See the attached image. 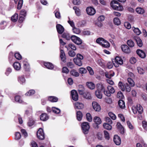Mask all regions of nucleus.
<instances>
[{
    "instance_id": "48",
    "label": "nucleus",
    "mask_w": 147,
    "mask_h": 147,
    "mask_svg": "<svg viewBox=\"0 0 147 147\" xmlns=\"http://www.w3.org/2000/svg\"><path fill=\"white\" fill-rule=\"evenodd\" d=\"M79 73L81 74H85L87 72L86 69L84 67H81L79 69Z\"/></svg>"
},
{
    "instance_id": "24",
    "label": "nucleus",
    "mask_w": 147,
    "mask_h": 147,
    "mask_svg": "<svg viewBox=\"0 0 147 147\" xmlns=\"http://www.w3.org/2000/svg\"><path fill=\"white\" fill-rule=\"evenodd\" d=\"M44 65L49 69H52L54 68V65L51 63L45 62Z\"/></svg>"
},
{
    "instance_id": "46",
    "label": "nucleus",
    "mask_w": 147,
    "mask_h": 147,
    "mask_svg": "<svg viewBox=\"0 0 147 147\" xmlns=\"http://www.w3.org/2000/svg\"><path fill=\"white\" fill-rule=\"evenodd\" d=\"M7 25V23L5 21L2 22L0 24V28L1 29H4Z\"/></svg>"
},
{
    "instance_id": "51",
    "label": "nucleus",
    "mask_w": 147,
    "mask_h": 147,
    "mask_svg": "<svg viewBox=\"0 0 147 147\" xmlns=\"http://www.w3.org/2000/svg\"><path fill=\"white\" fill-rule=\"evenodd\" d=\"M118 86L119 88L121 89L122 91H124L125 90V89L124 88V84H123L121 82H119Z\"/></svg>"
},
{
    "instance_id": "47",
    "label": "nucleus",
    "mask_w": 147,
    "mask_h": 147,
    "mask_svg": "<svg viewBox=\"0 0 147 147\" xmlns=\"http://www.w3.org/2000/svg\"><path fill=\"white\" fill-rule=\"evenodd\" d=\"M35 93V91L33 90H30L27 92L25 95L27 96H30L33 95Z\"/></svg>"
},
{
    "instance_id": "37",
    "label": "nucleus",
    "mask_w": 147,
    "mask_h": 147,
    "mask_svg": "<svg viewBox=\"0 0 147 147\" xmlns=\"http://www.w3.org/2000/svg\"><path fill=\"white\" fill-rule=\"evenodd\" d=\"M65 47L68 50L70 48L74 50H76V48L75 45L72 44H70L67 47V46H66Z\"/></svg>"
},
{
    "instance_id": "20",
    "label": "nucleus",
    "mask_w": 147,
    "mask_h": 147,
    "mask_svg": "<svg viewBox=\"0 0 147 147\" xmlns=\"http://www.w3.org/2000/svg\"><path fill=\"white\" fill-rule=\"evenodd\" d=\"M60 57L61 60L63 62H65V56L64 51L60 49Z\"/></svg>"
},
{
    "instance_id": "41",
    "label": "nucleus",
    "mask_w": 147,
    "mask_h": 147,
    "mask_svg": "<svg viewBox=\"0 0 147 147\" xmlns=\"http://www.w3.org/2000/svg\"><path fill=\"white\" fill-rule=\"evenodd\" d=\"M105 75L107 78L111 79L114 75V73L113 72L112 74L109 72H106L105 73Z\"/></svg>"
},
{
    "instance_id": "45",
    "label": "nucleus",
    "mask_w": 147,
    "mask_h": 147,
    "mask_svg": "<svg viewBox=\"0 0 147 147\" xmlns=\"http://www.w3.org/2000/svg\"><path fill=\"white\" fill-rule=\"evenodd\" d=\"M127 80V82L129 84L130 86L133 87L134 86V82L131 78H128Z\"/></svg>"
},
{
    "instance_id": "5",
    "label": "nucleus",
    "mask_w": 147,
    "mask_h": 147,
    "mask_svg": "<svg viewBox=\"0 0 147 147\" xmlns=\"http://www.w3.org/2000/svg\"><path fill=\"white\" fill-rule=\"evenodd\" d=\"M81 127L83 132L84 134L88 133L90 127L88 123L84 122L82 124Z\"/></svg>"
},
{
    "instance_id": "16",
    "label": "nucleus",
    "mask_w": 147,
    "mask_h": 147,
    "mask_svg": "<svg viewBox=\"0 0 147 147\" xmlns=\"http://www.w3.org/2000/svg\"><path fill=\"white\" fill-rule=\"evenodd\" d=\"M23 63L25 70L26 71H29L30 69V66L27 59H25L23 61Z\"/></svg>"
},
{
    "instance_id": "40",
    "label": "nucleus",
    "mask_w": 147,
    "mask_h": 147,
    "mask_svg": "<svg viewBox=\"0 0 147 147\" xmlns=\"http://www.w3.org/2000/svg\"><path fill=\"white\" fill-rule=\"evenodd\" d=\"M32 108H30L28 109L25 112V114L27 116H31L32 115Z\"/></svg>"
},
{
    "instance_id": "19",
    "label": "nucleus",
    "mask_w": 147,
    "mask_h": 147,
    "mask_svg": "<svg viewBox=\"0 0 147 147\" xmlns=\"http://www.w3.org/2000/svg\"><path fill=\"white\" fill-rule=\"evenodd\" d=\"M73 60L74 63L77 65L79 66H81L82 65V63L81 60L76 57Z\"/></svg>"
},
{
    "instance_id": "11",
    "label": "nucleus",
    "mask_w": 147,
    "mask_h": 147,
    "mask_svg": "<svg viewBox=\"0 0 147 147\" xmlns=\"http://www.w3.org/2000/svg\"><path fill=\"white\" fill-rule=\"evenodd\" d=\"M71 94L72 99L75 101H77L78 99V95L77 92L75 90H72Z\"/></svg>"
},
{
    "instance_id": "34",
    "label": "nucleus",
    "mask_w": 147,
    "mask_h": 147,
    "mask_svg": "<svg viewBox=\"0 0 147 147\" xmlns=\"http://www.w3.org/2000/svg\"><path fill=\"white\" fill-rule=\"evenodd\" d=\"M132 29L134 32L137 35H139L141 33V31L138 28L132 27Z\"/></svg>"
},
{
    "instance_id": "25",
    "label": "nucleus",
    "mask_w": 147,
    "mask_h": 147,
    "mask_svg": "<svg viewBox=\"0 0 147 147\" xmlns=\"http://www.w3.org/2000/svg\"><path fill=\"white\" fill-rule=\"evenodd\" d=\"M13 67L14 69L17 71L20 70L21 68L20 64L18 62H16L14 63Z\"/></svg>"
},
{
    "instance_id": "58",
    "label": "nucleus",
    "mask_w": 147,
    "mask_h": 147,
    "mask_svg": "<svg viewBox=\"0 0 147 147\" xmlns=\"http://www.w3.org/2000/svg\"><path fill=\"white\" fill-rule=\"evenodd\" d=\"M137 70L138 72L140 74H143L144 72V70L142 68L140 67H137Z\"/></svg>"
},
{
    "instance_id": "59",
    "label": "nucleus",
    "mask_w": 147,
    "mask_h": 147,
    "mask_svg": "<svg viewBox=\"0 0 147 147\" xmlns=\"http://www.w3.org/2000/svg\"><path fill=\"white\" fill-rule=\"evenodd\" d=\"M23 3V0H19L18 4L17 9H20L22 7Z\"/></svg>"
},
{
    "instance_id": "15",
    "label": "nucleus",
    "mask_w": 147,
    "mask_h": 147,
    "mask_svg": "<svg viewBox=\"0 0 147 147\" xmlns=\"http://www.w3.org/2000/svg\"><path fill=\"white\" fill-rule=\"evenodd\" d=\"M137 54L141 58H144L146 57V54L143 51L138 49L136 51Z\"/></svg>"
},
{
    "instance_id": "12",
    "label": "nucleus",
    "mask_w": 147,
    "mask_h": 147,
    "mask_svg": "<svg viewBox=\"0 0 147 147\" xmlns=\"http://www.w3.org/2000/svg\"><path fill=\"white\" fill-rule=\"evenodd\" d=\"M92 106L94 109L96 111H99L101 110L100 106L96 102H92Z\"/></svg>"
},
{
    "instance_id": "21",
    "label": "nucleus",
    "mask_w": 147,
    "mask_h": 147,
    "mask_svg": "<svg viewBox=\"0 0 147 147\" xmlns=\"http://www.w3.org/2000/svg\"><path fill=\"white\" fill-rule=\"evenodd\" d=\"M40 118L41 120L45 121L48 119L49 117L46 113H43L40 116Z\"/></svg>"
},
{
    "instance_id": "56",
    "label": "nucleus",
    "mask_w": 147,
    "mask_h": 147,
    "mask_svg": "<svg viewBox=\"0 0 147 147\" xmlns=\"http://www.w3.org/2000/svg\"><path fill=\"white\" fill-rule=\"evenodd\" d=\"M87 120L89 122H91L92 120V118L90 114L88 113L86 114Z\"/></svg>"
},
{
    "instance_id": "10",
    "label": "nucleus",
    "mask_w": 147,
    "mask_h": 147,
    "mask_svg": "<svg viewBox=\"0 0 147 147\" xmlns=\"http://www.w3.org/2000/svg\"><path fill=\"white\" fill-rule=\"evenodd\" d=\"M121 48L122 51L125 53L129 54L131 52L130 49L126 45H122L121 46Z\"/></svg>"
},
{
    "instance_id": "60",
    "label": "nucleus",
    "mask_w": 147,
    "mask_h": 147,
    "mask_svg": "<svg viewBox=\"0 0 147 147\" xmlns=\"http://www.w3.org/2000/svg\"><path fill=\"white\" fill-rule=\"evenodd\" d=\"M142 125L143 128L145 130H147V121H143L142 122Z\"/></svg>"
},
{
    "instance_id": "2",
    "label": "nucleus",
    "mask_w": 147,
    "mask_h": 147,
    "mask_svg": "<svg viewBox=\"0 0 147 147\" xmlns=\"http://www.w3.org/2000/svg\"><path fill=\"white\" fill-rule=\"evenodd\" d=\"M96 42L97 43L99 44L104 48H109L110 46L109 42L102 38H98L96 39Z\"/></svg>"
},
{
    "instance_id": "4",
    "label": "nucleus",
    "mask_w": 147,
    "mask_h": 147,
    "mask_svg": "<svg viewBox=\"0 0 147 147\" xmlns=\"http://www.w3.org/2000/svg\"><path fill=\"white\" fill-rule=\"evenodd\" d=\"M115 92L114 88L112 86H107V89L104 90V94L108 96H110L111 94L114 93Z\"/></svg>"
},
{
    "instance_id": "33",
    "label": "nucleus",
    "mask_w": 147,
    "mask_h": 147,
    "mask_svg": "<svg viewBox=\"0 0 147 147\" xmlns=\"http://www.w3.org/2000/svg\"><path fill=\"white\" fill-rule=\"evenodd\" d=\"M94 122L97 124H100L101 123L100 119L98 117H95L94 119Z\"/></svg>"
},
{
    "instance_id": "7",
    "label": "nucleus",
    "mask_w": 147,
    "mask_h": 147,
    "mask_svg": "<svg viewBox=\"0 0 147 147\" xmlns=\"http://www.w3.org/2000/svg\"><path fill=\"white\" fill-rule=\"evenodd\" d=\"M71 39L73 42L77 45H80L82 43V41L80 38L73 35L71 37Z\"/></svg>"
},
{
    "instance_id": "31",
    "label": "nucleus",
    "mask_w": 147,
    "mask_h": 147,
    "mask_svg": "<svg viewBox=\"0 0 147 147\" xmlns=\"http://www.w3.org/2000/svg\"><path fill=\"white\" fill-rule=\"evenodd\" d=\"M73 9L74 10L75 13L77 16H80L81 14L80 9L77 7L75 6L73 7Z\"/></svg>"
},
{
    "instance_id": "61",
    "label": "nucleus",
    "mask_w": 147,
    "mask_h": 147,
    "mask_svg": "<svg viewBox=\"0 0 147 147\" xmlns=\"http://www.w3.org/2000/svg\"><path fill=\"white\" fill-rule=\"evenodd\" d=\"M105 17L104 16H100L98 18L97 20L102 22L105 20Z\"/></svg>"
},
{
    "instance_id": "27",
    "label": "nucleus",
    "mask_w": 147,
    "mask_h": 147,
    "mask_svg": "<svg viewBox=\"0 0 147 147\" xmlns=\"http://www.w3.org/2000/svg\"><path fill=\"white\" fill-rule=\"evenodd\" d=\"M86 85L87 87L90 89H93L95 87L94 84L91 82H88L86 83Z\"/></svg>"
},
{
    "instance_id": "1",
    "label": "nucleus",
    "mask_w": 147,
    "mask_h": 147,
    "mask_svg": "<svg viewBox=\"0 0 147 147\" xmlns=\"http://www.w3.org/2000/svg\"><path fill=\"white\" fill-rule=\"evenodd\" d=\"M110 5L112 8L114 10L122 11L123 9V6L120 5L116 1H112Z\"/></svg>"
},
{
    "instance_id": "39",
    "label": "nucleus",
    "mask_w": 147,
    "mask_h": 147,
    "mask_svg": "<svg viewBox=\"0 0 147 147\" xmlns=\"http://www.w3.org/2000/svg\"><path fill=\"white\" fill-rule=\"evenodd\" d=\"M48 100L52 102H56L58 100V98L55 97L54 96H49L48 98Z\"/></svg>"
},
{
    "instance_id": "30",
    "label": "nucleus",
    "mask_w": 147,
    "mask_h": 147,
    "mask_svg": "<svg viewBox=\"0 0 147 147\" xmlns=\"http://www.w3.org/2000/svg\"><path fill=\"white\" fill-rule=\"evenodd\" d=\"M76 116L77 120L79 121H81L82 117V112L80 111H77L76 113Z\"/></svg>"
},
{
    "instance_id": "8",
    "label": "nucleus",
    "mask_w": 147,
    "mask_h": 147,
    "mask_svg": "<svg viewBox=\"0 0 147 147\" xmlns=\"http://www.w3.org/2000/svg\"><path fill=\"white\" fill-rule=\"evenodd\" d=\"M37 138L40 140H42L45 138V135L42 129L40 128L37 132Z\"/></svg>"
},
{
    "instance_id": "29",
    "label": "nucleus",
    "mask_w": 147,
    "mask_h": 147,
    "mask_svg": "<svg viewBox=\"0 0 147 147\" xmlns=\"http://www.w3.org/2000/svg\"><path fill=\"white\" fill-rule=\"evenodd\" d=\"M70 73L71 75L76 77H78L79 75V73L76 70L74 69L71 70Z\"/></svg>"
},
{
    "instance_id": "49",
    "label": "nucleus",
    "mask_w": 147,
    "mask_h": 147,
    "mask_svg": "<svg viewBox=\"0 0 147 147\" xmlns=\"http://www.w3.org/2000/svg\"><path fill=\"white\" fill-rule=\"evenodd\" d=\"M73 32L75 34H79L81 32V31L79 29L75 28V27H73L72 29Z\"/></svg>"
},
{
    "instance_id": "18",
    "label": "nucleus",
    "mask_w": 147,
    "mask_h": 147,
    "mask_svg": "<svg viewBox=\"0 0 147 147\" xmlns=\"http://www.w3.org/2000/svg\"><path fill=\"white\" fill-rule=\"evenodd\" d=\"M84 104L81 102H77L74 104L75 109H82L84 108Z\"/></svg>"
},
{
    "instance_id": "43",
    "label": "nucleus",
    "mask_w": 147,
    "mask_h": 147,
    "mask_svg": "<svg viewBox=\"0 0 147 147\" xmlns=\"http://www.w3.org/2000/svg\"><path fill=\"white\" fill-rule=\"evenodd\" d=\"M136 40L138 46L140 47H142L143 44L141 39L139 38H137L136 39Z\"/></svg>"
},
{
    "instance_id": "63",
    "label": "nucleus",
    "mask_w": 147,
    "mask_h": 147,
    "mask_svg": "<svg viewBox=\"0 0 147 147\" xmlns=\"http://www.w3.org/2000/svg\"><path fill=\"white\" fill-rule=\"evenodd\" d=\"M124 25L125 27L128 29H130L131 28V24L127 22H125Z\"/></svg>"
},
{
    "instance_id": "53",
    "label": "nucleus",
    "mask_w": 147,
    "mask_h": 147,
    "mask_svg": "<svg viewBox=\"0 0 147 147\" xmlns=\"http://www.w3.org/2000/svg\"><path fill=\"white\" fill-rule=\"evenodd\" d=\"M84 97L88 99H91V96L90 93L89 92H87L85 93L84 95Z\"/></svg>"
},
{
    "instance_id": "54",
    "label": "nucleus",
    "mask_w": 147,
    "mask_h": 147,
    "mask_svg": "<svg viewBox=\"0 0 147 147\" xmlns=\"http://www.w3.org/2000/svg\"><path fill=\"white\" fill-rule=\"evenodd\" d=\"M104 137L105 139L107 140H109L110 138L109 134L108 132L106 131H104Z\"/></svg>"
},
{
    "instance_id": "6",
    "label": "nucleus",
    "mask_w": 147,
    "mask_h": 147,
    "mask_svg": "<svg viewBox=\"0 0 147 147\" xmlns=\"http://www.w3.org/2000/svg\"><path fill=\"white\" fill-rule=\"evenodd\" d=\"M114 60V61H113V62L116 67H118L119 65H121L123 64V60L119 57H116Z\"/></svg>"
},
{
    "instance_id": "9",
    "label": "nucleus",
    "mask_w": 147,
    "mask_h": 147,
    "mask_svg": "<svg viewBox=\"0 0 147 147\" xmlns=\"http://www.w3.org/2000/svg\"><path fill=\"white\" fill-rule=\"evenodd\" d=\"M86 11L88 14L90 16L94 15L96 13L95 9L92 7H88L86 8Z\"/></svg>"
},
{
    "instance_id": "64",
    "label": "nucleus",
    "mask_w": 147,
    "mask_h": 147,
    "mask_svg": "<svg viewBox=\"0 0 147 147\" xmlns=\"http://www.w3.org/2000/svg\"><path fill=\"white\" fill-rule=\"evenodd\" d=\"M95 24L99 27H101L102 26L103 24L102 22L98 20L95 22Z\"/></svg>"
},
{
    "instance_id": "32",
    "label": "nucleus",
    "mask_w": 147,
    "mask_h": 147,
    "mask_svg": "<svg viewBox=\"0 0 147 147\" xmlns=\"http://www.w3.org/2000/svg\"><path fill=\"white\" fill-rule=\"evenodd\" d=\"M95 94L96 96L99 98H101L102 97V94L101 91L97 90L95 92Z\"/></svg>"
},
{
    "instance_id": "22",
    "label": "nucleus",
    "mask_w": 147,
    "mask_h": 147,
    "mask_svg": "<svg viewBox=\"0 0 147 147\" xmlns=\"http://www.w3.org/2000/svg\"><path fill=\"white\" fill-rule=\"evenodd\" d=\"M15 101L18 103H22L23 101L20 96L17 95L15 96L14 97Z\"/></svg>"
},
{
    "instance_id": "62",
    "label": "nucleus",
    "mask_w": 147,
    "mask_h": 147,
    "mask_svg": "<svg viewBox=\"0 0 147 147\" xmlns=\"http://www.w3.org/2000/svg\"><path fill=\"white\" fill-rule=\"evenodd\" d=\"M87 69L89 71L90 74L91 75H92L94 74V71L91 67L89 66H88L87 67Z\"/></svg>"
},
{
    "instance_id": "38",
    "label": "nucleus",
    "mask_w": 147,
    "mask_h": 147,
    "mask_svg": "<svg viewBox=\"0 0 147 147\" xmlns=\"http://www.w3.org/2000/svg\"><path fill=\"white\" fill-rule=\"evenodd\" d=\"M18 15L17 13H15L11 17V20L13 22H15L17 21L18 18Z\"/></svg>"
},
{
    "instance_id": "42",
    "label": "nucleus",
    "mask_w": 147,
    "mask_h": 147,
    "mask_svg": "<svg viewBox=\"0 0 147 147\" xmlns=\"http://www.w3.org/2000/svg\"><path fill=\"white\" fill-rule=\"evenodd\" d=\"M62 37L63 38H65L67 40H69L71 38V37L69 36V34L68 33H64L62 35Z\"/></svg>"
},
{
    "instance_id": "26",
    "label": "nucleus",
    "mask_w": 147,
    "mask_h": 147,
    "mask_svg": "<svg viewBox=\"0 0 147 147\" xmlns=\"http://www.w3.org/2000/svg\"><path fill=\"white\" fill-rule=\"evenodd\" d=\"M117 128L120 131L121 133V134L123 133L124 131V128L121 125L120 123L117 122Z\"/></svg>"
},
{
    "instance_id": "13",
    "label": "nucleus",
    "mask_w": 147,
    "mask_h": 147,
    "mask_svg": "<svg viewBox=\"0 0 147 147\" xmlns=\"http://www.w3.org/2000/svg\"><path fill=\"white\" fill-rule=\"evenodd\" d=\"M57 30L58 33L60 34H62L64 31V28L61 24H57L56 26Z\"/></svg>"
},
{
    "instance_id": "44",
    "label": "nucleus",
    "mask_w": 147,
    "mask_h": 147,
    "mask_svg": "<svg viewBox=\"0 0 147 147\" xmlns=\"http://www.w3.org/2000/svg\"><path fill=\"white\" fill-rule=\"evenodd\" d=\"M127 45L130 47H132L134 45V42L131 40H128L127 41Z\"/></svg>"
},
{
    "instance_id": "55",
    "label": "nucleus",
    "mask_w": 147,
    "mask_h": 147,
    "mask_svg": "<svg viewBox=\"0 0 147 147\" xmlns=\"http://www.w3.org/2000/svg\"><path fill=\"white\" fill-rule=\"evenodd\" d=\"M52 110L56 114H58L60 112V110L59 109L55 107H53L52 108Z\"/></svg>"
},
{
    "instance_id": "52",
    "label": "nucleus",
    "mask_w": 147,
    "mask_h": 147,
    "mask_svg": "<svg viewBox=\"0 0 147 147\" xmlns=\"http://www.w3.org/2000/svg\"><path fill=\"white\" fill-rule=\"evenodd\" d=\"M113 21L115 25H119L121 24V21L119 19L117 18H114Z\"/></svg>"
},
{
    "instance_id": "17",
    "label": "nucleus",
    "mask_w": 147,
    "mask_h": 147,
    "mask_svg": "<svg viewBox=\"0 0 147 147\" xmlns=\"http://www.w3.org/2000/svg\"><path fill=\"white\" fill-rule=\"evenodd\" d=\"M97 90L103 91L104 93V90H105V86L103 84L101 83L97 84L96 85Z\"/></svg>"
},
{
    "instance_id": "14",
    "label": "nucleus",
    "mask_w": 147,
    "mask_h": 147,
    "mask_svg": "<svg viewBox=\"0 0 147 147\" xmlns=\"http://www.w3.org/2000/svg\"><path fill=\"white\" fill-rule=\"evenodd\" d=\"M113 140L115 144L117 145H119L121 143V140L120 138L117 135L114 136Z\"/></svg>"
},
{
    "instance_id": "36",
    "label": "nucleus",
    "mask_w": 147,
    "mask_h": 147,
    "mask_svg": "<svg viewBox=\"0 0 147 147\" xmlns=\"http://www.w3.org/2000/svg\"><path fill=\"white\" fill-rule=\"evenodd\" d=\"M103 127L105 128L108 130H111L112 129V126L110 124L107 123H104L103 124Z\"/></svg>"
},
{
    "instance_id": "28",
    "label": "nucleus",
    "mask_w": 147,
    "mask_h": 147,
    "mask_svg": "<svg viewBox=\"0 0 147 147\" xmlns=\"http://www.w3.org/2000/svg\"><path fill=\"white\" fill-rule=\"evenodd\" d=\"M118 103L120 107L122 109H124L125 108V105L124 101L122 100H119Z\"/></svg>"
},
{
    "instance_id": "50",
    "label": "nucleus",
    "mask_w": 147,
    "mask_h": 147,
    "mask_svg": "<svg viewBox=\"0 0 147 147\" xmlns=\"http://www.w3.org/2000/svg\"><path fill=\"white\" fill-rule=\"evenodd\" d=\"M124 88H125V90H126V91L128 92H129L131 91V88L127 83L124 84Z\"/></svg>"
},
{
    "instance_id": "35",
    "label": "nucleus",
    "mask_w": 147,
    "mask_h": 147,
    "mask_svg": "<svg viewBox=\"0 0 147 147\" xmlns=\"http://www.w3.org/2000/svg\"><path fill=\"white\" fill-rule=\"evenodd\" d=\"M136 12L140 14H142L144 13V10L143 8L137 7L136 9Z\"/></svg>"
},
{
    "instance_id": "23",
    "label": "nucleus",
    "mask_w": 147,
    "mask_h": 147,
    "mask_svg": "<svg viewBox=\"0 0 147 147\" xmlns=\"http://www.w3.org/2000/svg\"><path fill=\"white\" fill-rule=\"evenodd\" d=\"M18 81L21 84H22L25 82L26 80L23 76H21L18 77Z\"/></svg>"
},
{
    "instance_id": "3",
    "label": "nucleus",
    "mask_w": 147,
    "mask_h": 147,
    "mask_svg": "<svg viewBox=\"0 0 147 147\" xmlns=\"http://www.w3.org/2000/svg\"><path fill=\"white\" fill-rule=\"evenodd\" d=\"M132 110L134 114H136L137 111L139 114H141L143 111L142 107L139 104H137L136 107L133 106Z\"/></svg>"
},
{
    "instance_id": "57",
    "label": "nucleus",
    "mask_w": 147,
    "mask_h": 147,
    "mask_svg": "<svg viewBox=\"0 0 147 147\" xmlns=\"http://www.w3.org/2000/svg\"><path fill=\"white\" fill-rule=\"evenodd\" d=\"M109 116L113 120H115L116 117V115L112 112H109Z\"/></svg>"
}]
</instances>
